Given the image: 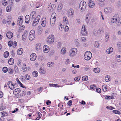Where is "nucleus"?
<instances>
[{
	"mask_svg": "<svg viewBox=\"0 0 121 121\" xmlns=\"http://www.w3.org/2000/svg\"><path fill=\"white\" fill-rule=\"evenodd\" d=\"M86 4L84 1H81L79 4V8L82 12L84 11L86 9Z\"/></svg>",
	"mask_w": 121,
	"mask_h": 121,
	"instance_id": "f257e3e1",
	"label": "nucleus"
},
{
	"mask_svg": "<svg viewBox=\"0 0 121 121\" xmlns=\"http://www.w3.org/2000/svg\"><path fill=\"white\" fill-rule=\"evenodd\" d=\"M77 52V50L76 48H74L69 51V55L71 57H73L74 56Z\"/></svg>",
	"mask_w": 121,
	"mask_h": 121,
	"instance_id": "f03ea898",
	"label": "nucleus"
},
{
	"mask_svg": "<svg viewBox=\"0 0 121 121\" xmlns=\"http://www.w3.org/2000/svg\"><path fill=\"white\" fill-rule=\"evenodd\" d=\"M54 37L53 35H50L47 39L48 43L50 44L54 42Z\"/></svg>",
	"mask_w": 121,
	"mask_h": 121,
	"instance_id": "7ed1b4c3",
	"label": "nucleus"
},
{
	"mask_svg": "<svg viewBox=\"0 0 121 121\" xmlns=\"http://www.w3.org/2000/svg\"><path fill=\"white\" fill-rule=\"evenodd\" d=\"M35 36V32L34 30H32L30 33L29 35V39L30 40H33Z\"/></svg>",
	"mask_w": 121,
	"mask_h": 121,
	"instance_id": "20e7f679",
	"label": "nucleus"
},
{
	"mask_svg": "<svg viewBox=\"0 0 121 121\" xmlns=\"http://www.w3.org/2000/svg\"><path fill=\"white\" fill-rule=\"evenodd\" d=\"M84 24H83V26L82 28L81 31V34L83 36H85L87 34V32L86 30V29L85 27V25H84Z\"/></svg>",
	"mask_w": 121,
	"mask_h": 121,
	"instance_id": "39448f33",
	"label": "nucleus"
},
{
	"mask_svg": "<svg viewBox=\"0 0 121 121\" xmlns=\"http://www.w3.org/2000/svg\"><path fill=\"white\" fill-rule=\"evenodd\" d=\"M7 85L11 90H13L15 88V86L13 84L12 81H9Z\"/></svg>",
	"mask_w": 121,
	"mask_h": 121,
	"instance_id": "423d86ee",
	"label": "nucleus"
},
{
	"mask_svg": "<svg viewBox=\"0 0 121 121\" xmlns=\"http://www.w3.org/2000/svg\"><path fill=\"white\" fill-rule=\"evenodd\" d=\"M74 11L73 9L70 8L68 12V17H71L73 15Z\"/></svg>",
	"mask_w": 121,
	"mask_h": 121,
	"instance_id": "0eeeda50",
	"label": "nucleus"
},
{
	"mask_svg": "<svg viewBox=\"0 0 121 121\" xmlns=\"http://www.w3.org/2000/svg\"><path fill=\"white\" fill-rule=\"evenodd\" d=\"M30 60L32 61H35L36 58V55L35 53H33L30 55Z\"/></svg>",
	"mask_w": 121,
	"mask_h": 121,
	"instance_id": "6e6552de",
	"label": "nucleus"
},
{
	"mask_svg": "<svg viewBox=\"0 0 121 121\" xmlns=\"http://www.w3.org/2000/svg\"><path fill=\"white\" fill-rule=\"evenodd\" d=\"M41 25L43 27H44L46 25V18L45 17H43L42 18L41 22Z\"/></svg>",
	"mask_w": 121,
	"mask_h": 121,
	"instance_id": "1a4fd4ad",
	"label": "nucleus"
},
{
	"mask_svg": "<svg viewBox=\"0 0 121 121\" xmlns=\"http://www.w3.org/2000/svg\"><path fill=\"white\" fill-rule=\"evenodd\" d=\"M104 12L106 13H111L112 11L111 8L110 7H107L104 9Z\"/></svg>",
	"mask_w": 121,
	"mask_h": 121,
	"instance_id": "9d476101",
	"label": "nucleus"
},
{
	"mask_svg": "<svg viewBox=\"0 0 121 121\" xmlns=\"http://www.w3.org/2000/svg\"><path fill=\"white\" fill-rule=\"evenodd\" d=\"M43 49L45 53H48L50 50L48 46H44Z\"/></svg>",
	"mask_w": 121,
	"mask_h": 121,
	"instance_id": "9b49d317",
	"label": "nucleus"
},
{
	"mask_svg": "<svg viewBox=\"0 0 121 121\" xmlns=\"http://www.w3.org/2000/svg\"><path fill=\"white\" fill-rule=\"evenodd\" d=\"M6 35L7 38L10 39L13 37V34L12 32L9 31L7 33Z\"/></svg>",
	"mask_w": 121,
	"mask_h": 121,
	"instance_id": "f8f14e48",
	"label": "nucleus"
},
{
	"mask_svg": "<svg viewBox=\"0 0 121 121\" xmlns=\"http://www.w3.org/2000/svg\"><path fill=\"white\" fill-rule=\"evenodd\" d=\"M89 7L90 8H92L95 5V3L92 0H90L89 3Z\"/></svg>",
	"mask_w": 121,
	"mask_h": 121,
	"instance_id": "ddd939ff",
	"label": "nucleus"
},
{
	"mask_svg": "<svg viewBox=\"0 0 121 121\" xmlns=\"http://www.w3.org/2000/svg\"><path fill=\"white\" fill-rule=\"evenodd\" d=\"M117 16H113L111 19V21L113 23L117 21Z\"/></svg>",
	"mask_w": 121,
	"mask_h": 121,
	"instance_id": "4468645a",
	"label": "nucleus"
},
{
	"mask_svg": "<svg viewBox=\"0 0 121 121\" xmlns=\"http://www.w3.org/2000/svg\"><path fill=\"white\" fill-rule=\"evenodd\" d=\"M21 90L19 88H17L14 90L13 92L14 94L16 95L19 93L20 92Z\"/></svg>",
	"mask_w": 121,
	"mask_h": 121,
	"instance_id": "2eb2a0df",
	"label": "nucleus"
},
{
	"mask_svg": "<svg viewBox=\"0 0 121 121\" xmlns=\"http://www.w3.org/2000/svg\"><path fill=\"white\" fill-rule=\"evenodd\" d=\"M25 22L26 23H28L30 21V17L29 15H27L26 16L25 19Z\"/></svg>",
	"mask_w": 121,
	"mask_h": 121,
	"instance_id": "dca6fc26",
	"label": "nucleus"
},
{
	"mask_svg": "<svg viewBox=\"0 0 121 121\" xmlns=\"http://www.w3.org/2000/svg\"><path fill=\"white\" fill-rule=\"evenodd\" d=\"M48 67H52L54 65V63L52 62H49L48 63L47 65Z\"/></svg>",
	"mask_w": 121,
	"mask_h": 121,
	"instance_id": "f3484780",
	"label": "nucleus"
},
{
	"mask_svg": "<svg viewBox=\"0 0 121 121\" xmlns=\"http://www.w3.org/2000/svg\"><path fill=\"white\" fill-rule=\"evenodd\" d=\"M36 12L35 11H33L31 13L30 17V18H33L35 16Z\"/></svg>",
	"mask_w": 121,
	"mask_h": 121,
	"instance_id": "a211bd4d",
	"label": "nucleus"
},
{
	"mask_svg": "<svg viewBox=\"0 0 121 121\" xmlns=\"http://www.w3.org/2000/svg\"><path fill=\"white\" fill-rule=\"evenodd\" d=\"M63 20L64 24H68V22L67 17H64L63 18Z\"/></svg>",
	"mask_w": 121,
	"mask_h": 121,
	"instance_id": "6ab92c4d",
	"label": "nucleus"
},
{
	"mask_svg": "<svg viewBox=\"0 0 121 121\" xmlns=\"http://www.w3.org/2000/svg\"><path fill=\"white\" fill-rule=\"evenodd\" d=\"M91 57L87 55V54H84V58L86 60H89L91 58Z\"/></svg>",
	"mask_w": 121,
	"mask_h": 121,
	"instance_id": "aec40b11",
	"label": "nucleus"
},
{
	"mask_svg": "<svg viewBox=\"0 0 121 121\" xmlns=\"http://www.w3.org/2000/svg\"><path fill=\"white\" fill-rule=\"evenodd\" d=\"M113 51V49L112 47L109 48L106 50V52L107 53L109 54L110 53Z\"/></svg>",
	"mask_w": 121,
	"mask_h": 121,
	"instance_id": "412c9836",
	"label": "nucleus"
},
{
	"mask_svg": "<svg viewBox=\"0 0 121 121\" xmlns=\"http://www.w3.org/2000/svg\"><path fill=\"white\" fill-rule=\"evenodd\" d=\"M14 60L13 58H10L8 60V63L10 65H12L14 63Z\"/></svg>",
	"mask_w": 121,
	"mask_h": 121,
	"instance_id": "4be33fe9",
	"label": "nucleus"
},
{
	"mask_svg": "<svg viewBox=\"0 0 121 121\" xmlns=\"http://www.w3.org/2000/svg\"><path fill=\"white\" fill-rule=\"evenodd\" d=\"M100 71V69L98 68H95L93 69V71L95 73H98Z\"/></svg>",
	"mask_w": 121,
	"mask_h": 121,
	"instance_id": "5701e85b",
	"label": "nucleus"
},
{
	"mask_svg": "<svg viewBox=\"0 0 121 121\" xmlns=\"http://www.w3.org/2000/svg\"><path fill=\"white\" fill-rule=\"evenodd\" d=\"M66 52V48H63L61 50V53L62 55L65 54Z\"/></svg>",
	"mask_w": 121,
	"mask_h": 121,
	"instance_id": "b1692460",
	"label": "nucleus"
},
{
	"mask_svg": "<svg viewBox=\"0 0 121 121\" xmlns=\"http://www.w3.org/2000/svg\"><path fill=\"white\" fill-rule=\"evenodd\" d=\"M39 71L40 73L42 74H45V69H42V68H40L39 69Z\"/></svg>",
	"mask_w": 121,
	"mask_h": 121,
	"instance_id": "393cba45",
	"label": "nucleus"
},
{
	"mask_svg": "<svg viewBox=\"0 0 121 121\" xmlns=\"http://www.w3.org/2000/svg\"><path fill=\"white\" fill-rule=\"evenodd\" d=\"M89 15H88V14H87L86 15V18L85 19V20L86 21V22L87 23H88L90 20V17H88V16Z\"/></svg>",
	"mask_w": 121,
	"mask_h": 121,
	"instance_id": "a878e982",
	"label": "nucleus"
},
{
	"mask_svg": "<svg viewBox=\"0 0 121 121\" xmlns=\"http://www.w3.org/2000/svg\"><path fill=\"white\" fill-rule=\"evenodd\" d=\"M22 53V48L19 49L17 51V54L19 55H21Z\"/></svg>",
	"mask_w": 121,
	"mask_h": 121,
	"instance_id": "bb28decb",
	"label": "nucleus"
},
{
	"mask_svg": "<svg viewBox=\"0 0 121 121\" xmlns=\"http://www.w3.org/2000/svg\"><path fill=\"white\" fill-rule=\"evenodd\" d=\"M105 81L107 82L110 81V76L108 75L106 76L105 78Z\"/></svg>",
	"mask_w": 121,
	"mask_h": 121,
	"instance_id": "cd10ccee",
	"label": "nucleus"
},
{
	"mask_svg": "<svg viewBox=\"0 0 121 121\" xmlns=\"http://www.w3.org/2000/svg\"><path fill=\"white\" fill-rule=\"evenodd\" d=\"M107 86L105 85H103L102 86V89L103 91L105 92L107 89Z\"/></svg>",
	"mask_w": 121,
	"mask_h": 121,
	"instance_id": "c85d7f7f",
	"label": "nucleus"
},
{
	"mask_svg": "<svg viewBox=\"0 0 121 121\" xmlns=\"http://www.w3.org/2000/svg\"><path fill=\"white\" fill-rule=\"evenodd\" d=\"M22 69L23 72H25L27 70V67L25 64L23 66Z\"/></svg>",
	"mask_w": 121,
	"mask_h": 121,
	"instance_id": "c756f323",
	"label": "nucleus"
},
{
	"mask_svg": "<svg viewBox=\"0 0 121 121\" xmlns=\"http://www.w3.org/2000/svg\"><path fill=\"white\" fill-rule=\"evenodd\" d=\"M11 7L10 6H7L6 8V11L7 12H9L11 9Z\"/></svg>",
	"mask_w": 121,
	"mask_h": 121,
	"instance_id": "7c9ffc66",
	"label": "nucleus"
},
{
	"mask_svg": "<svg viewBox=\"0 0 121 121\" xmlns=\"http://www.w3.org/2000/svg\"><path fill=\"white\" fill-rule=\"evenodd\" d=\"M9 53L7 51L5 52L4 54V56L5 58H7L9 56Z\"/></svg>",
	"mask_w": 121,
	"mask_h": 121,
	"instance_id": "2f4dec72",
	"label": "nucleus"
},
{
	"mask_svg": "<svg viewBox=\"0 0 121 121\" xmlns=\"http://www.w3.org/2000/svg\"><path fill=\"white\" fill-rule=\"evenodd\" d=\"M32 74L34 77H36L38 75V72L36 71H34L32 73Z\"/></svg>",
	"mask_w": 121,
	"mask_h": 121,
	"instance_id": "473e14b6",
	"label": "nucleus"
},
{
	"mask_svg": "<svg viewBox=\"0 0 121 121\" xmlns=\"http://www.w3.org/2000/svg\"><path fill=\"white\" fill-rule=\"evenodd\" d=\"M87 54V55H88L90 56V57H91L92 56V53L89 51H86L84 54Z\"/></svg>",
	"mask_w": 121,
	"mask_h": 121,
	"instance_id": "72a5a7b5",
	"label": "nucleus"
},
{
	"mask_svg": "<svg viewBox=\"0 0 121 121\" xmlns=\"http://www.w3.org/2000/svg\"><path fill=\"white\" fill-rule=\"evenodd\" d=\"M25 28V26H22L19 27V31L20 32H21L22 30H24Z\"/></svg>",
	"mask_w": 121,
	"mask_h": 121,
	"instance_id": "f704fd0d",
	"label": "nucleus"
},
{
	"mask_svg": "<svg viewBox=\"0 0 121 121\" xmlns=\"http://www.w3.org/2000/svg\"><path fill=\"white\" fill-rule=\"evenodd\" d=\"M88 79V77L86 76H85L82 78V80L83 81H86Z\"/></svg>",
	"mask_w": 121,
	"mask_h": 121,
	"instance_id": "c9c22d12",
	"label": "nucleus"
},
{
	"mask_svg": "<svg viewBox=\"0 0 121 121\" xmlns=\"http://www.w3.org/2000/svg\"><path fill=\"white\" fill-rule=\"evenodd\" d=\"M53 15H54V16L53 17L52 19V20H51L55 21L56 20V14L55 13H53L51 16V17L53 16Z\"/></svg>",
	"mask_w": 121,
	"mask_h": 121,
	"instance_id": "e433bc0d",
	"label": "nucleus"
},
{
	"mask_svg": "<svg viewBox=\"0 0 121 121\" xmlns=\"http://www.w3.org/2000/svg\"><path fill=\"white\" fill-rule=\"evenodd\" d=\"M2 2L3 5L4 6L7 5L8 3H9L8 2V1H4V0H2Z\"/></svg>",
	"mask_w": 121,
	"mask_h": 121,
	"instance_id": "4c0bfd02",
	"label": "nucleus"
},
{
	"mask_svg": "<svg viewBox=\"0 0 121 121\" xmlns=\"http://www.w3.org/2000/svg\"><path fill=\"white\" fill-rule=\"evenodd\" d=\"M117 60L118 62H120L121 61V56L119 55L117 57Z\"/></svg>",
	"mask_w": 121,
	"mask_h": 121,
	"instance_id": "58836bf2",
	"label": "nucleus"
},
{
	"mask_svg": "<svg viewBox=\"0 0 121 121\" xmlns=\"http://www.w3.org/2000/svg\"><path fill=\"white\" fill-rule=\"evenodd\" d=\"M38 22L39 21L34 20L32 24L33 26H36L38 24Z\"/></svg>",
	"mask_w": 121,
	"mask_h": 121,
	"instance_id": "ea45409f",
	"label": "nucleus"
},
{
	"mask_svg": "<svg viewBox=\"0 0 121 121\" xmlns=\"http://www.w3.org/2000/svg\"><path fill=\"white\" fill-rule=\"evenodd\" d=\"M13 70L11 68H10L9 69L8 72L10 74H11L13 73Z\"/></svg>",
	"mask_w": 121,
	"mask_h": 121,
	"instance_id": "a19ab883",
	"label": "nucleus"
},
{
	"mask_svg": "<svg viewBox=\"0 0 121 121\" xmlns=\"http://www.w3.org/2000/svg\"><path fill=\"white\" fill-rule=\"evenodd\" d=\"M2 70L4 73H6L8 71V69L7 67H5L3 68Z\"/></svg>",
	"mask_w": 121,
	"mask_h": 121,
	"instance_id": "79ce46f5",
	"label": "nucleus"
},
{
	"mask_svg": "<svg viewBox=\"0 0 121 121\" xmlns=\"http://www.w3.org/2000/svg\"><path fill=\"white\" fill-rule=\"evenodd\" d=\"M14 69L15 72L16 73H18V69L17 67V66L15 65L14 66Z\"/></svg>",
	"mask_w": 121,
	"mask_h": 121,
	"instance_id": "37998d69",
	"label": "nucleus"
},
{
	"mask_svg": "<svg viewBox=\"0 0 121 121\" xmlns=\"http://www.w3.org/2000/svg\"><path fill=\"white\" fill-rule=\"evenodd\" d=\"M97 31L99 34H100L101 33L103 32H104L103 28H102L100 29H99Z\"/></svg>",
	"mask_w": 121,
	"mask_h": 121,
	"instance_id": "c03bdc74",
	"label": "nucleus"
},
{
	"mask_svg": "<svg viewBox=\"0 0 121 121\" xmlns=\"http://www.w3.org/2000/svg\"><path fill=\"white\" fill-rule=\"evenodd\" d=\"M25 77V78L27 80H29L30 79V76L28 74L26 75Z\"/></svg>",
	"mask_w": 121,
	"mask_h": 121,
	"instance_id": "a18cd8bd",
	"label": "nucleus"
},
{
	"mask_svg": "<svg viewBox=\"0 0 121 121\" xmlns=\"http://www.w3.org/2000/svg\"><path fill=\"white\" fill-rule=\"evenodd\" d=\"M93 35H94L96 36L98 34V31L95 30H94L93 31Z\"/></svg>",
	"mask_w": 121,
	"mask_h": 121,
	"instance_id": "49530a36",
	"label": "nucleus"
},
{
	"mask_svg": "<svg viewBox=\"0 0 121 121\" xmlns=\"http://www.w3.org/2000/svg\"><path fill=\"white\" fill-rule=\"evenodd\" d=\"M55 22V21H52V20L51 19V20L50 24L52 26H53L54 25Z\"/></svg>",
	"mask_w": 121,
	"mask_h": 121,
	"instance_id": "de8ad7c7",
	"label": "nucleus"
},
{
	"mask_svg": "<svg viewBox=\"0 0 121 121\" xmlns=\"http://www.w3.org/2000/svg\"><path fill=\"white\" fill-rule=\"evenodd\" d=\"M59 28L60 30H62L64 29L63 25L62 24H60L59 27Z\"/></svg>",
	"mask_w": 121,
	"mask_h": 121,
	"instance_id": "09e8293b",
	"label": "nucleus"
},
{
	"mask_svg": "<svg viewBox=\"0 0 121 121\" xmlns=\"http://www.w3.org/2000/svg\"><path fill=\"white\" fill-rule=\"evenodd\" d=\"M112 111L115 114H120V112L118 111L113 110Z\"/></svg>",
	"mask_w": 121,
	"mask_h": 121,
	"instance_id": "8fccbe9b",
	"label": "nucleus"
},
{
	"mask_svg": "<svg viewBox=\"0 0 121 121\" xmlns=\"http://www.w3.org/2000/svg\"><path fill=\"white\" fill-rule=\"evenodd\" d=\"M94 45H99L100 44H99L98 41H95L94 43Z\"/></svg>",
	"mask_w": 121,
	"mask_h": 121,
	"instance_id": "3c124183",
	"label": "nucleus"
},
{
	"mask_svg": "<svg viewBox=\"0 0 121 121\" xmlns=\"http://www.w3.org/2000/svg\"><path fill=\"white\" fill-rule=\"evenodd\" d=\"M23 22L17 20V25L19 26L22 25Z\"/></svg>",
	"mask_w": 121,
	"mask_h": 121,
	"instance_id": "603ef678",
	"label": "nucleus"
},
{
	"mask_svg": "<svg viewBox=\"0 0 121 121\" xmlns=\"http://www.w3.org/2000/svg\"><path fill=\"white\" fill-rule=\"evenodd\" d=\"M96 88V86L94 85H91L90 87V89L92 90L95 89Z\"/></svg>",
	"mask_w": 121,
	"mask_h": 121,
	"instance_id": "864d4df0",
	"label": "nucleus"
},
{
	"mask_svg": "<svg viewBox=\"0 0 121 121\" xmlns=\"http://www.w3.org/2000/svg\"><path fill=\"white\" fill-rule=\"evenodd\" d=\"M40 17V15H38L36 17V18L35 19V20H36L37 21L39 22Z\"/></svg>",
	"mask_w": 121,
	"mask_h": 121,
	"instance_id": "5fc2aeb1",
	"label": "nucleus"
},
{
	"mask_svg": "<svg viewBox=\"0 0 121 121\" xmlns=\"http://www.w3.org/2000/svg\"><path fill=\"white\" fill-rule=\"evenodd\" d=\"M112 97L111 96H108L106 97L105 99H112Z\"/></svg>",
	"mask_w": 121,
	"mask_h": 121,
	"instance_id": "6e6d98bb",
	"label": "nucleus"
},
{
	"mask_svg": "<svg viewBox=\"0 0 121 121\" xmlns=\"http://www.w3.org/2000/svg\"><path fill=\"white\" fill-rule=\"evenodd\" d=\"M51 8L52 9H55L56 7V5L55 4H52L51 6Z\"/></svg>",
	"mask_w": 121,
	"mask_h": 121,
	"instance_id": "4d7b16f0",
	"label": "nucleus"
},
{
	"mask_svg": "<svg viewBox=\"0 0 121 121\" xmlns=\"http://www.w3.org/2000/svg\"><path fill=\"white\" fill-rule=\"evenodd\" d=\"M69 59H67L65 60V63L67 65L69 63Z\"/></svg>",
	"mask_w": 121,
	"mask_h": 121,
	"instance_id": "13d9d810",
	"label": "nucleus"
},
{
	"mask_svg": "<svg viewBox=\"0 0 121 121\" xmlns=\"http://www.w3.org/2000/svg\"><path fill=\"white\" fill-rule=\"evenodd\" d=\"M13 41L11 40L9 41L8 43V45H13Z\"/></svg>",
	"mask_w": 121,
	"mask_h": 121,
	"instance_id": "bf43d9fd",
	"label": "nucleus"
},
{
	"mask_svg": "<svg viewBox=\"0 0 121 121\" xmlns=\"http://www.w3.org/2000/svg\"><path fill=\"white\" fill-rule=\"evenodd\" d=\"M105 39H108L109 38V34L108 33H107L106 32L105 33Z\"/></svg>",
	"mask_w": 121,
	"mask_h": 121,
	"instance_id": "052dcab7",
	"label": "nucleus"
},
{
	"mask_svg": "<svg viewBox=\"0 0 121 121\" xmlns=\"http://www.w3.org/2000/svg\"><path fill=\"white\" fill-rule=\"evenodd\" d=\"M13 0H9V3L10 4V5L11 6H13Z\"/></svg>",
	"mask_w": 121,
	"mask_h": 121,
	"instance_id": "680f3d73",
	"label": "nucleus"
},
{
	"mask_svg": "<svg viewBox=\"0 0 121 121\" xmlns=\"http://www.w3.org/2000/svg\"><path fill=\"white\" fill-rule=\"evenodd\" d=\"M96 91L98 93H100L101 91V89L99 88H96Z\"/></svg>",
	"mask_w": 121,
	"mask_h": 121,
	"instance_id": "e2e57ef3",
	"label": "nucleus"
},
{
	"mask_svg": "<svg viewBox=\"0 0 121 121\" xmlns=\"http://www.w3.org/2000/svg\"><path fill=\"white\" fill-rule=\"evenodd\" d=\"M23 17L22 16H21L18 18V20L23 22Z\"/></svg>",
	"mask_w": 121,
	"mask_h": 121,
	"instance_id": "0e129e2a",
	"label": "nucleus"
},
{
	"mask_svg": "<svg viewBox=\"0 0 121 121\" xmlns=\"http://www.w3.org/2000/svg\"><path fill=\"white\" fill-rule=\"evenodd\" d=\"M106 108L108 109L112 110L114 109V108L111 106H107L106 107Z\"/></svg>",
	"mask_w": 121,
	"mask_h": 121,
	"instance_id": "69168bd1",
	"label": "nucleus"
},
{
	"mask_svg": "<svg viewBox=\"0 0 121 121\" xmlns=\"http://www.w3.org/2000/svg\"><path fill=\"white\" fill-rule=\"evenodd\" d=\"M86 40V38L84 37H82L81 39V41L83 42H84Z\"/></svg>",
	"mask_w": 121,
	"mask_h": 121,
	"instance_id": "338daca9",
	"label": "nucleus"
},
{
	"mask_svg": "<svg viewBox=\"0 0 121 121\" xmlns=\"http://www.w3.org/2000/svg\"><path fill=\"white\" fill-rule=\"evenodd\" d=\"M121 24V19L118 20L117 22V26H119L120 24Z\"/></svg>",
	"mask_w": 121,
	"mask_h": 121,
	"instance_id": "774afa93",
	"label": "nucleus"
}]
</instances>
